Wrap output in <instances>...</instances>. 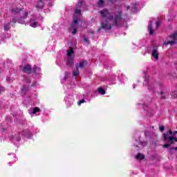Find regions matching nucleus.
I'll return each mask as SVG.
<instances>
[{
  "mask_svg": "<svg viewBox=\"0 0 177 177\" xmlns=\"http://www.w3.org/2000/svg\"><path fill=\"white\" fill-rule=\"evenodd\" d=\"M22 71L25 73V74H31V71H32V67L30 64H26L22 68Z\"/></svg>",
  "mask_w": 177,
  "mask_h": 177,
  "instance_id": "nucleus-5",
  "label": "nucleus"
},
{
  "mask_svg": "<svg viewBox=\"0 0 177 177\" xmlns=\"http://www.w3.org/2000/svg\"><path fill=\"white\" fill-rule=\"evenodd\" d=\"M45 6V2L44 0H38L37 3H36V9H44Z\"/></svg>",
  "mask_w": 177,
  "mask_h": 177,
  "instance_id": "nucleus-8",
  "label": "nucleus"
},
{
  "mask_svg": "<svg viewBox=\"0 0 177 177\" xmlns=\"http://www.w3.org/2000/svg\"><path fill=\"white\" fill-rule=\"evenodd\" d=\"M159 129L160 132H163L164 129H165V127H164V126H160Z\"/></svg>",
  "mask_w": 177,
  "mask_h": 177,
  "instance_id": "nucleus-30",
  "label": "nucleus"
},
{
  "mask_svg": "<svg viewBox=\"0 0 177 177\" xmlns=\"http://www.w3.org/2000/svg\"><path fill=\"white\" fill-rule=\"evenodd\" d=\"M22 10H23V9H21V8H19V7H14V8H10V12L15 16H16V15H19V13H20V12H21Z\"/></svg>",
  "mask_w": 177,
  "mask_h": 177,
  "instance_id": "nucleus-6",
  "label": "nucleus"
},
{
  "mask_svg": "<svg viewBox=\"0 0 177 177\" xmlns=\"http://www.w3.org/2000/svg\"><path fill=\"white\" fill-rule=\"evenodd\" d=\"M74 55V49L73 47H71L68 50H67V55L69 56V57H71Z\"/></svg>",
  "mask_w": 177,
  "mask_h": 177,
  "instance_id": "nucleus-13",
  "label": "nucleus"
},
{
  "mask_svg": "<svg viewBox=\"0 0 177 177\" xmlns=\"http://www.w3.org/2000/svg\"><path fill=\"white\" fill-rule=\"evenodd\" d=\"M158 26H160V21H156V29L158 28Z\"/></svg>",
  "mask_w": 177,
  "mask_h": 177,
  "instance_id": "nucleus-36",
  "label": "nucleus"
},
{
  "mask_svg": "<svg viewBox=\"0 0 177 177\" xmlns=\"http://www.w3.org/2000/svg\"><path fill=\"white\" fill-rule=\"evenodd\" d=\"M103 5H104V0H100L97 2V7L98 8H102Z\"/></svg>",
  "mask_w": 177,
  "mask_h": 177,
  "instance_id": "nucleus-19",
  "label": "nucleus"
},
{
  "mask_svg": "<svg viewBox=\"0 0 177 177\" xmlns=\"http://www.w3.org/2000/svg\"><path fill=\"white\" fill-rule=\"evenodd\" d=\"M76 32H77V28H74L73 30L72 31L73 35H75L76 34Z\"/></svg>",
  "mask_w": 177,
  "mask_h": 177,
  "instance_id": "nucleus-33",
  "label": "nucleus"
},
{
  "mask_svg": "<svg viewBox=\"0 0 177 177\" xmlns=\"http://www.w3.org/2000/svg\"><path fill=\"white\" fill-rule=\"evenodd\" d=\"M100 14L101 15L102 19H107V20H113V19H114V16H113L111 12H110V10L107 9L100 10Z\"/></svg>",
  "mask_w": 177,
  "mask_h": 177,
  "instance_id": "nucleus-1",
  "label": "nucleus"
},
{
  "mask_svg": "<svg viewBox=\"0 0 177 177\" xmlns=\"http://www.w3.org/2000/svg\"><path fill=\"white\" fill-rule=\"evenodd\" d=\"M147 145V142H146V141H142V142H141V146L145 147V146H146Z\"/></svg>",
  "mask_w": 177,
  "mask_h": 177,
  "instance_id": "nucleus-31",
  "label": "nucleus"
},
{
  "mask_svg": "<svg viewBox=\"0 0 177 177\" xmlns=\"http://www.w3.org/2000/svg\"><path fill=\"white\" fill-rule=\"evenodd\" d=\"M130 8H131V7H130L129 6H127V10H128L129 9H130Z\"/></svg>",
  "mask_w": 177,
  "mask_h": 177,
  "instance_id": "nucleus-39",
  "label": "nucleus"
},
{
  "mask_svg": "<svg viewBox=\"0 0 177 177\" xmlns=\"http://www.w3.org/2000/svg\"><path fill=\"white\" fill-rule=\"evenodd\" d=\"M111 26H113L112 25L109 26V24L102 22L101 23V25L99 29L97 30V32H99L101 30H111Z\"/></svg>",
  "mask_w": 177,
  "mask_h": 177,
  "instance_id": "nucleus-4",
  "label": "nucleus"
},
{
  "mask_svg": "<svg viewBox=\"0 0 177 177\" xmlns=\"http://www.w3.org/2000/svg\"><path fill=\"white\" fill-rule=\"evenodd\" d=\"M68 75V73L66 72L65 76L64 77V80H66Z\"/></svg>",
  "mask_w": 177,
  "mask_h": 177,
  "instance_id": "nucleus-35",
  "label": "nucleus"
},
{
  "mask_svg": "<svg viewBox=\"0 0 177 177\" xmlns=\"http://www.w3.org/2000/svg\"><path fill=\"white\" fill-rule=\"evenodd\" d=\"M86 64H88L87 61H82L79 64H76V68L80 70V68H84Z\"/></svg>",
  "mask_w": 177,
  "mask_h": 177,
  "instance_id": "nucleus-10",
  "label": "nucleus"
},
{
  "mask_svg": "<svg viewBox=\"0 0 177 177\" xmlns=\"http://www.w3.org/2000/svg\"><path fill=\"white\" fill-rule=\"evenodd\" d=\"M148 30L149 31V35H153L154 34V30H153V25L151 21H149V25L148 26Z\"/></svg>",
  "mask_w": 177,
  "mask_h": 177,
  "instance_id": "nucleus-12",
  "label": "nucleus"
},
{
  "mask_svg": "<svg viewBox=\"0 0 177 177\" xmlns=\"http://www.w3.org/2000/svg\"><path fill=\"white\" fill-rule=\"evenodd\" d=\"M152 57H155L156 60L158 59V53L157 52V50H153Z\"/></svg>",
  "mask_w": 177,
  "mask_h": 177,
  "instance_id": "nucleus-16",
  "label": "nucleus"
},
{
  "mask_svg": "<svg viewBox=\"0 0 177 177\" xmlns=\"http://www.w3.org/2000/svg\"><path fill=\"white\" fill-rule=\"evenodd\" d=\"M41 111V109L38 107H34L32 111V114H37V113H39Z\"/></svg>",
  "mask_w": 177,
  "mask_h": 177,
  "instance_id": "nucleus-22",
  "label": "nucleus"
},
{
  "mask_svg": "<svg viewBox=\"0 0 177 177\" xmlns=\"http://www.w3.org/2000/svg\"><path fill=\"white\" fill-rule=\"evenodd\" d=\"M78 75H80V69L76 68V70L73 72V76L77 77Z\"/></svg>",
  "mask_w": 177,
  "mask_h": 177,
  "instance_id": "nucleus-15",
  "label": "nucleus"
},
{
  "mask_svg": "<svg viewBox=\"0 0 177 177\" xmlns=\"http://www.w3.org/2000/svg\"><path fill=\"white\" fill-rule=\"evenodd\" d=\"M75 13H76L77 15H80L81 13V10L80 9L75 10Z\"/></svg>",
  "mask_w": 177,
  "mask_h": 177,
  "instance_id": "nucleus-29",
  "label": "nucleus"
},
{
  "mask_svg": "<svg viewBox=\"0 0 177 177\" xmlns=\"http://www.w3.org/2000/svg\"><path fill=\"white\" fill-rule=\"evenodd\" d=\"M177 133V131H174L172 133V130H169V132L163 134V138L165 139V142H168V140H170L171 142V144L172 145L174 143V141L172 140H175V142H177V138L176 137H167V135H173L174 136H175V135H176Z\"/></svg>",
  "mask_w": 177,
  "mask_h": 177,
  "instance_id": "nucleus-2",
  "label": "nucleus"
},
{
  "mask_svg": "<svg viewBox=\"0 0 177 177\" xmlns=\"http://www.w3.org/2000/svg\"><path fill=\"white\" fill-rule=\"evenodd\" d=\"M20 140V139L17 140V142H19Z\"/></svg>",
  "mask_w": 177,
  "mask_h": 177,
  "instance_id": "nucleus-40",
  "label": "nucleus"
},
{
  "mask_svg": "<svg viewBox=\"0 0 177 177\" xmlns=\"http://www.w3.org/2000/svg\"><path fill=\"white\" fill-rule=\"evenodd\" d=\"M37 66H34L33 68H32L31 74L32 73L35 74V73H37Z\"/></svg>",
  "mask_w": 177,
  "mask_h": 177,
  "instance_id": "nucleus-24",
  "label": "nucleus"
},
{
  "mask_svg": "<svg viewBox=\"0 0 177 177\" xmlns=\"http://www.w3.org/2000/svg\"><path fill=\"white\" fill-rule=\"evenodd\" d=\"M2 92H5V87H0V93H2Z\"/></svg>",
  "mask_w": 177,
  "mask_h": 177,
  "instance_id": "nucleus-34",
  "label": "nucleus"
},
{
  "mask_svg": "<svg viewBox=\"0 0 177 177\" xmlns=\"http://www.w3.org/2000/svg\"><path fill=\"white\" fill-rule=\"evenodd\" d=\"M98 92L100 93V95L106 94V91H104L102 87L98 88Z\"/></svg>",
  "mask_w": 177,
  "mask_h": 177,
  "instance_id": "nucleus-21",
  "label": "nucleus"
},
{
  "mask_svg": "<svg viewBox=\"0 0 177 177\" xmlns=\"http://www.w3.org/2000/svg\"><path fill=\"white\" fill-rule=\"evenodd\" d=\"M136 158H137V160H140L141 161V160H143L145 158V155H142V153H138Z\"/></svg>",
  "mask_w": 177,
  "mask_h": 177,
  "instance_id": "nucleus-18",
  "label": "nucleus"
},
{
  "mask_svg": "<svg viewBox=\"0 0 177 177\" xmlns=\"http://www.w3.org/2000/svg\"><path fill=\"white\" fill-rule=\"evenodd\" d=\"M171 96H174V97H177V94L174 95V93H171Z\"/></svg>",
  "mask_w": 177,
  "mask_h": 177,
  "instance_id": "nucleus-38",
  "label": "nucleus"
},
{
  "mask_svg": "<svg viewBox=\"0 0 177 177\" xmlns=\"http://www.w3.org/2000/svg\"><path fill=\"white\" fill-rule=\"evenodd\" d=\"M118 15H116L115 16V18L112 22V27H113L114 26H116V27H118V22L120 21V20H121V19H122V11H118Z\"/></svg>",
  "mask_w": 177,
  "mask_h": 177,
  "instance_id": "nucleus-3",
  "label": "nucleus"
},
{
  "mask_svg": "<svg viewBox=\"0 0 177 177\" xmlns=\"http://www.w3.org/2000/svg\"><path fill=\"white\" fill-rule=\"evenodd\" d=\"M10 24H12V22H8V24L4 26V30H6V31L10 30Z\"/></svg>",
  "mask_w": 177,
  "mask_h": 177,
  "instance_id": "nucleus-17",
  "label": "nucleus"
},
{
  "mask_svg": "<svg viewBox=\"0 0 177 177\" xmlns=\"http://www.w3.org/2000/svg\"><path fill=\"white\" fill-rule=\"evenodd\" d=\"M66 66L70 68L73 67V66H74V58H73L72 57H68Z\"/></svg>",
  "mask_w": 177,
  "mask_h": 177,
  "instance_id": "nucleus-9",
  "label": "nucleus"
},
{
  "mask_svg": "<svg viewBox=\"0 0 177 177\" xmlns=\"http://www.w3.org/2000/svg\"><path fill=\"white\" fill-rule=\"evenodd\" d=\"M78 24V19H73V21L72 22V28H75V26Z\"/></svg>",
  "mask_w": 177,
  "mask_h": 177,
  "instance_id": "nucleus-20",
  "label": "nucleus"
},
{
  "mask_svg": "<svg viewBox=\"0 0 177 177\" xmlns=\"http://www.w3.org/2000/svg\"><path fill=\"white\" fill-rule=\"evenodd\" d=\"M37 26H38V22H33L30 24V26L33 27V28H35V27H37Z\"/></svg>",
  "mask_w": 177,
  "mask_h": 177,
  "instance_id": "nucleus-25",
  "label": "nucleus"
},
{
  "mask_svg": "<svg viewBox=\"0 0 177 177\" xmlns=\"http://www.w3.org/2000/svg\"><path fill=\"white\" fill-rule=\"evenodd\" d=\"M82 3H84V1H80L77 3V8H82Z\"/></svg>",
  "mask_w": 177,
  "mask_h": 177,
  "instance_id": "nucleus-23",
  "label": "nucleus"
},
{
  "mask_svg": "<svg viewBox=\"0 0 177 177\" xmlns=\"http://www.w3.org/2000/svg\"><path fill=\"white\" fill-rule=\"evenodd\" d=\"M140 9H142L140 3H139L138 2L135 3L133 6V13H138V12H139Z\"/></svg>",
  "mask_w": 177,
  "mask_h": 177,
  "instance_id": "nucleus-11",
  "label": "nucleus"
},
{
  "mask_svg": "<svg viewBox=\"0 0 177 177\" xmlns=\"http://www.w3.org/2000/svg\"><path fill=\"white\" fill-rule=\"evenodd\" d=\"M169 144H165L164 145H163V147H169Z\"/></svg>",
  "mask_w": 177,
  "mask_h": 177,
  "instance_id": "nucleus-37",
  "label": "nucleus"
},
{
  "mask_svg": "<svg viewBox=\"0 0 177 177\" xmlns=\"http://www.w3.org/2000/svg\"><path fill=\"white\" fill-rule=\"evenodd\" d=\"M27 17H28V12L25 11L24 12L23 17H21L18 20V23H20L21 24H24V20H26Z\"/></svg>",
  "mask_w": 177,
  "mask_h": 177,
  "instance_id": "nucleus-7",
  "label": "nucleus"
},
{
  "mask_svg": "<svg viewBox=\"0 0 177 177\" xmlns=\"http://www.w3.org/2000/svg\"><path fill=\"white\" fill-rule=\"evenodd\" d=\"M174 150H177V147H175V148H174V147L169 148V151H170L171 153H173Z\"/></svg>",
  "mask_w": 177,
  "mask_h": 177,
  "instance_id": "nucleus-28",
  "label": "nucleus"
},
{
  "mask_svg": "<svg viewBox=\"0 0 177 177\" xmlns=\"http://www.w3.org/2000/svg\"><path fill=\"white\" fill-rule=\"evenodd\" d=\"M29 89H30V86H23L22 93L26 95V93H27V92H28Z\"/></svg>",
  "mask_w": 177,
  "mask_h": 177,
  "instance_id": "nucleus-14",
  "label": "nucleus"
},
{
  "mask_svg": "<svg viewBox=\"0 0 177 177\" xmlns=\"http://www.w3.org/2000/svg\"><path fill=\"white\" fill-rule=\"evenodd\" d=\"M84 42H86V44H91V41H89V39H88V38L84 37Z\"/></svg>",
  "mask_w": 177,
  "mask_h": 177,
  "instance_id": "nucleus-27",
  "label": "nucleus"
},
{
  "mask_svg": "<svg viewBox=\"0 0 177 177\" xmlns=\"http://www.w3.org/2000/svg\"><path fill=\"white\" fill-rule=\"evenodd\" d=\"M160 93L162 94L163 93L162 91Z\"/></svg>",
  "mask_w": 177,
  "mask_h": 177,
  "instance_id": "nucleus-41",
  "label": "nucleus"
},
{
  "mask_svg": "<svg viewBox=\"0 0 177 177\" xmlns=\"http://www.w3.org/2000/svg\"><path fill=\"white\" fill-rule=\"evenodd\" d=\"M82 103H85V100L82 99V100H80L77 102V104L78 106H81V104H82Z\"/></svg>",
  "mask_w": 177,
  "mask_h": 177,
  "instance_id": "nucleus-26",
  "label": "nucleus"
},
{
  "mask_svg": "<svg viewBox=\"0 0 177 177\" xmlns=\"http://www.w3.org/2000/svg\"><path fill=\"white\" fill-rule=\"evenodd\" d=\"M11 23H13L14 24H16L17 23V20H16V18H12Z\"/></svg>",
  "mask_w": 177,
  "mask_h": 177,
  "instance_id": "nucleus-32",
  "label": "nucleus"
}]
</instances>
